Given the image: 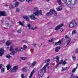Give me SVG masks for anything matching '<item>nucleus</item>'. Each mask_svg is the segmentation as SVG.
<instances>
[{
  "mask_svg": "<svg viewBox=\"0 0 78 78\" xmlns=\"http://www.w3.org/2000/svg\"><path fill=\"white\" fill-rule=\"evenodd\" d=\"M48 65H49V63H46L42 69L39 70L38 73L39 74V76L40 77H42V76H44V73H43L44 71V73L46 72V67H47Z\"/></svg>",
  "mask_w": 78,
  "mask_h": 78,
  "instance_id": "nucleus-1",
  "label": "nucleus"
},
{
  "mask_svg": "<svg viewBox=\"0 0 78 78\" xmlns=\"http://www.w3.org/2000/svg\"><path fill=\"white\" fill-rule=\"evenodd\" d=\"M34 11H35V12H33V14L34 16H38L39 15H42V10L39 11V9L38 8H36L34 9Z\"/></svg>",
  "mask_w": 78,
  "mask_h": 78,
  "instance_id": "nucleus-2",
  "label": "nucleus"
},
{
  "mask_svg": "<svg viewBox=\"0 0 78 78\" xmlns=\"http://www.w3.org/2000/svg\"><path fill=\"white\" fill-rule=\"evenodd\" d=\"M29 17H30L31 19L33 20H35L36 19V17L33 15H28L27 16H23V18L25 19L28 22L30 21V19H29Z\"/></svg>",
  "mask_w": 78,
  "mask_h": 78,
  "instance_id": "nucleus-3",
  "label": "nucleus"
},
{
  "mask_svg": "<svg viewBox=\"0 0 78 78\" xmlns=\"http://www.w3.org/2000/svg\"><path fill=\"white\" fill-rule=\"evenodd\" d=\"M65 38L66 39V43H67V45H70V38L67 35H66L65 36Z\"/></svg>",
  "mask_w": 78,
  "mask_h": 78,
  "instance_id": "nucleus-4",
  "label": "nucleus"
},
{
  "mask_svg": "<svg viewBox=\"0 0 78 78\" xmlns=\"http://www.w3.org/2000/svg\"><path fill=\"white\" fill-rule=\"evenodd\" d=\"M76 23L75 21H73L69 24V26L70 28H73V27H76Z\"/></svg>",
  "mask_w": 78,
  "mask_h": 78,
  "instance_id": "nucleus-5",
  "label": "nucleus"
},
{
  "mask_svg": "<svg viewBox=\"0 0 78 78\" xmlns=\"http://www.w3.org/2000/svg\"><path fill=\"white\" fill-rule=\"evenodd\" d=\"M50 15H52L54 14V15L56 16L57 14V13L55 11V10L53 9H51L50 11Z\"/></svg>",
  "mask_w": 78,
  "mask_h": 78,
  "instance_id": "nucleus-6",
  "label": "nucleus"
},
{
  "mask_svg": "<svg viewBox=\"0 0 78 78\" xmlns=\"http://www.w3.org/2000/svg\"><path fill=\"white\" fill-rule=\"evenodd\" d=\"M27 27H28L29 30H36V29H37V27H31V25H30V24L28 23L27 24Z\"/></svg>",
  "mask_w": 78,
  "mask_h": 78,
  "instance_id": "nucleus-7",
  "label": "nucleus"
},
{
  "mask_svg": "<svg viewBox=\"0 0 78 78\" xmlns=\"http://www.w3.org/2000/svg\"><path fill=\"white\" fill-rule=\"evenodd\" d=\"M17 69H18V66H14L13 69H11V70L9 72L11 73L14 72H16V71L17 70Z\"/></svg>",
  "mask_w": 78,
  "mask_h": 78,
  "instance_id": "nucleus-8",
  "label": "nucleus"
},
{
  "mask_svg": "<svg viewBox=\"0 0 78 78\" xmlns=\"http://www.w3.org/2000/svg\"><path fill=\"white\" fill-rule=\"evenodd\" d=\"M63 26H64V24H61L59 25H58L55 28V31H58V30L61 27H63Z\"/></svg>",
  "mask_w": 78,
  "mask_h": 78,
  "instance_id": "nucleus-9",
  "label": "nucleus"
},
{
  "mask_svg": "<svg viewBox=\"0 0 78 78\" xmlns=\"http://www.w3.org/2000/svg\"><path fill=\"white\" fill-rule=\"evenodd\" d=\"M3 53H4V49L3 48L0 49V56H2Z\"/></svg>",
  "mask_w": 78,
  "mask_h": 78,
  "instance_id": "nucleus-10",
  "label": "nucleus"
},
{
  "mask_svg": "<svg viewBox=\"0 0 78 78\" xmlns=\"http://www.w3.org/2000/svg\"><path fill=\"white\" fill-rule=\"evenodd\" d=\"M62 43L61 41L60 40L57 42H55L54 44V45H61Z\"/></svg>",
  "mask_w": 78,
  "mask_h": 78,
  "instance_id": "nucleus-11",
  "label": "nucleus"
},
{
  "mask_svg": "<svg viewBox=\"0 0 78 78\" xmlns=\"http://www.w3.org/2000/svg\"><path fill=\"white\" fill-rule=\"evenodd\" d=\"M60 48H61L60 47H56L55 48V52H58V51H59V50H60Z\"/></svg>",
  "mask_w": 78,
  "mask_h": 78,
  "instance_id": "nucleus-12",
  "label": "nucleus"
},
{
  "mask_svg": "<svg viewBox=\"0 0 78 78\" xmlns=\"http://www.w3.org/2000/svg\"><path fill=\"white\" fill-rule=\"evenodd\" d=\"M5 12H2L0 11V17L1 16H5Z\"/></svg>",
  "mask_w": 78,
  "mask_h": 78,
  "instance_id": "nucleus-13",
  "label": "nucleus"
},
{
  "mask_svg": "<svg viewBox=\"0 0 78 78\" xmlns=\"http://www.w3.org/2000/svg\"><path fill=\"white\" fill-rule=\"evenodd\" d=\"M15 8L12 5V4H10V5H9V8L10 9H13L14 8Z\"/></svg>",
  "mask_w": 78,
  "mask_h": 78,
  "instance_id": "nucleus-14",
  "label": "nucleus"
},
{
  "mask_svg": "<svg viewBox=\"0 0 78 78\" xmlns=\"http://www.w3.org/2000/svg\"><path fill=\"white\" fill-rule=\"evenodd\" d=\"M7 69V70H9L10 69H11V66L10 64H9L7 66H6Z\"/></svg>",
  "mask_w": 78,
  "mask_h": 78,
  "instance_id": "nucleus-15",
  "label": "nucleus"
},
{
  "mask_svg": "<svg viewBox=\"0 0 78 78\" xmlns=\"http://www.w3.org/2000/svg\"><path fill=\"white\" fill-rule=\"evenodd\" d=\"M27 67H25L23 68L22 69V70L24 72H26L27 70Z\"/></svg>",
  "mask_w": 78,
  "mask_h": 78,
  "instance_id": "nucleus-16",
  "label": "nucleus"
},
{
  "mask_svg": "<svg viewBox=\"0 0 78 78\" xmlns=\"http://www.w3.org/2000/svg\"><path fill=\"white\" fill-rule=\"evenodd\" d=\"M14 4L15 5V7H17V6H19V2H16V3H14Z\"/></svg>",
  "mask_w": 78,
  "mask_h": 78,
  "instance_id": "nucleus-17",
  "label": "nucleus"
},
{
  "mask_svg": "<svg viewBox=\"0 0 78 78\" xmlns=\"http://www.w3.org/2000/svg\"><path fill=\"white\" fill-rule=\"evenodd\" d=\"M62 9V7H59V8H58L57 9V11H61Z\"/></svg>",
  "mask_w": 78,
  "mask_h": 78,
  "instance_id": "nucleus-18",
  "label": "nucleus"
},
{
  "mask_svg": "<svg viewBox=\"0 0 78 78\" xmlns=\"http://www.w3.org/2000/svg\"><path fill=\"white\" fill-rule=\"evenodd\" d=\"M22 49H23L21 47H19V52H20V51H22Z\"/></svg>",
  "mask_w": 78,
  "mask_h": 78,
  "instance_id": "nucleus-19",
  "label": "nucleus"
},
{
  "mask_svg": "<svg viewBox=\"0 0 78 78\" xmlns=\"http://www.w3.org/2000/svg\"><path fill=\"white\" fill-rule=\"evenodd\" d=\"M57 2L60 5H61V0H57Z\"/></svg>",
  "mask_w": 78,
  "mask_h": 78,
  "instance_id": "nucleus-20",
  "label": "nucleus"
},
{
  "mask_svg": "<svg viewBox=\"0 0 78 78\" xmlns=\"http://www.w3.org/2000/svg\"><path fill=\"white\" fill-rule=\"evenodd\" d=\"M20 58L22 60H25V59H27V57H21Z\"/></svg>",
  "mask_w": 78,
  "mask_h": 78,
  "instance_id": "nucleus-21",
  "label": "nucleus"
},
{
  "mask_svg": "<svg viewBox=\"0 0 78 78\" xmlns=\"http://www.w3.org/2000/svg\"><path fill=\"white\" fill-rule=\"evenodd\" d=\"M5 72V68H2L1 69V73H3Z\"/></svg>",
  "mask_w": 78,
  "mask_h": 78,
  "instance_id": "nucleus-22",
  "label": "nucleus"
},
{
  "mask_svg": "<svg viewBox=\"0 0 78 78\" xmlns=\"http://www.w3.org/2000/svg\"><path fill=\"white\" fill-rule=\"evenodd\" d=\"M19 23H20V25H22L23 27H25V25H23V23H21V21H19Z\"/></svg>",
  "mask_w": 78,
  "mask_h": 78,
  "instance_id": "nucleus-23",
  "label": "nucleus"
},
{
  "mask_svg": "<svg viewBox=\"0 0 78 78\" xmlns=\"http://www.w3.org/2000/svg\"><path fill=\"white\" fill-rule=\"evenodd\" d=\"M66 60H64V62H63V63L62 62V64L63 66H64V65H65V64H67V62H66Z\"/></svg>",
  "mask_w": 78,
  "mask_h": 78,
  "instance_id": "nucleus-24",
  "label": "nucleus"
},
{
  "mask_svg": "<svg viewBox=\"0 0 78 78\" xmlns=\"http://www.w3.org/2000/svg\"><path fill=\"white\" fill-rule=\"evenodd\" d=\"M71 2H72V0H69V2L68 3H67V4L68 5H71V4L72 3Z\"/></svg>",
  "mask_w": 78,
  "mask_h": 78,
  "instance_id": "nucleus-25",
  "label": "nucleus"
},
{
  "mask_svg": "<svg viewBox=\"0 0 78 78\" xmlns=\"http://www.w3.org/2000/svg\"><path fill=\"white\" fill-rule=\"evenodd\" d=\"M36 64V62H34L32 64V65L31 66H30V67H33V66H35Z\"/></svg>",
  "mask_w": 78,
  "mask_h": 78,
  "instance_id": "nucleus-26",
  "label": "nucleus"
},
{
  "mask_svg": "<svg viewBox=\"0 0 78 78\" xmlns=\"http://www.w3.org/2000/svg\"><path fill=\"white\" fill-rule=\"evenodd\" d=\"M6 58H11V57L10 56V55H9L8 54H7L6 55Z\"/></svg>",
  "mask_w": 78,
  "mask_h": 78,
  "instance_id": "nucleus-27",
  "label": "nucleus"
},
{
  "mask_svg": "<svg viewBox=\"0 0 78 78\" xmlns=\"http://www.w3.org/2000/svg\"><path fill=\"white\" fill-rule=\"evenodd\" d=\"M76 30H73L72 31V33L73 34H75L76 33Z\"/></svg>",
  "mask_w": 78,
  "mask_h": 78,
  "instance_id": "nucleus-28",
  "label": "nucleus"
},
{
  "mask_svg": "<svg viewBox=\"0 0 78 78\" xmlns=\"http://www.w3.org/2000/svg\"><path fill=\"white\" fill-rule=\"evenodd\" d=\"M67 67H66V68L62 67V71L63 70H67Z\"/></svg>",
  "mask_w": 78,
  "mask_h": 78,
  "instance_id": "nucleus-29",
  "label": "nucleus"
},
{
  "mask_svg": "<svg viewBox=\"0 0 78 78\" xmlns=\"http://www.w3.org/2000/svg\"><path fill=\"white\" fill-rule=\"evenodd\" d=\"M15 51H17V52H19V48H15Z\"/></svg>",
  "mask_w": 78,
  "mask_h": 78,
  "instance_id": "nucleus-30",
  "label": "nucleus"
},
{
  "mask_svg": "<svg viewBox=\"0 0 78 78\" xmlns=\"http://www.w3.org/2000/svg\"><path fill=\"white\" fill-rule=\"evenodd\" d=\"M76 69H77V67H76L73 70L72 72H73V73H74V72H75V70H76Z\"/></svg>",
  "mask_w": 78,
  "mask_h": 78,
  "instance_id": "nucleus-31",
  "label": "nucleus"
},
{
  "mask_svg": "<svg viewBox=\"0 0 78 78\" xmlns=\"http://www.w3.org/2000/svg\"><path fill=\"white\" fill-rule=\"evenodd\" d=\"M26 2H27L28 3H30V2H31L33 0H26Z\"/></svg>",
  "mask_w": 78,
  "mask_h": 78,
  "instance_id": "nucleus-32",
  "label": "nucleus"
},
{
  "mask_svg": "<svg viewBox=\"0 0 78 78\" xmlns=\"http://www.w3.org/2000/svg\"><path fill=\"white\" fill-rule=\"evenodd\" d=\"M10 50L11 51H12L13 50V47L12 46H11L10 48Z\"/></svg>",
  "mask_w": 78,
  "mask_h": 78,
  "instance_id": "nucleus-33",
  "label": "nucleus"
},
{
  "mask_svg": "<svg viewBox=\"0 0 78 78\" xmlns=\"http://www.w3.org/2000/svg\"><path fill=\"white\" fill-rule=\"evenodd\" d=\"M27 48V46H26V45H24L23 46V50H25L26 48Z\"/></svg>",
  "mask_w": 78,
  "mask_h": 78,
  "instance_id": "nucleus-34",
  "label": "nucleus"
},
{
  "mask_svg": "<svg viewBox=\"0 0 78 78\" xmlns=\"http://www.w3.org/2000/svg\"><path fill=\"white\" fill-rule=\"evenodd\" d=\"M72 58L74 61H75L76 59V57L75 56H72Z\"/></svg>",
  "mask_w": 78,
  "mask_h": 78,
  "instance_id": "nucleus-35",
  "label": "nucleus"
},
{
  "mask_svg": "<svg viewBox=\"0 0 78 78\" xmlns=\"http://www.w3.org/2000/svg\"><path fill=\"white\" fill-rule=\"evenodd\" d=\"M50 61V59H48L45 60V62H48Z\"/></svg>",
  "mask_w": 78,
  "mask_h": 78,
  "instance_id": "nucleus-36",
  "label": "nucleus"
},
{
  "mask_svg": "<svg viewBox=\"0 0 78 78\" xmlns=\"http://www.w3.org/2000/svg\"><path fill=\"white\" fill-rule=\"evenodd\" d=\"M75 78V75H72L70 77V78Z\"/></svg>",
  "mask_w": 78,
  "mask_h": 78,
  "instance_id": "nucleus-37",
  "label": "nucleus"
},
{
  "mask_svg": "<svg viewBox=\"0 0 78 78\" xmlns=\"http://www.w3.org/2000/svg\"><path fill=\"white\" fill-rule=\"evenodd\" d=\"M56 59L57 61H59V57L57 56L56 57Z\"/></svg>",
  "mask_w": 78,
  "mask_h": 78,
  "instance_id": "nucleus-38",
  "label": "nucleus"
},
{
  "mask_svg": "<svg viewBox=\"0 0 78 78\" xmlns=\"http://www.w3.org/2000/svg\"><path fill=\"white\" fill-rule=\"evenodd\" d=\"M62 62H63V59H62L61 60V61L58 64H59V65L60 64H62Z\"/></svg>",
  "mask_w": 78,
  "mask_h": 78,
  "instance_id": "nucleus-39",
  "label": "nucleus"
},
{
  "mask_svg": "<svg viewBox=\"0 0 78 78\" xmlns=\"http://www.w3.org/2000/svg\"><path fill=\"white\" fill-rule=\"evenodd\" d=\"M53 41V38H52L51 40H49L48 41L49 42H52Z\"/></svg>",
  "mask_w": 78,
  "mask_h": 78,
  "instance_id": "nucleus-40",
  "label": "nucleus"
},
{
  "mask_svg": "<svg viewBox=\"0 0 78 78\" xmlns=\"http://www.w3.org/2000/svg\"><path fill=\"white\" fill-rule=\"evenodd\" d=\"M18 32L19 33H21V32H22V30H18Z\"/></svg>",
  "mask_w": 78,
  "mask_h": 78,
  "instance_id": "nucleus-41",
  "label": "nucleus"
},
{
  "mask_svg": "<svg viewBox=\"0 0 78 78\" xmlns=\"http://www.w3.org/2000/svg\"><path fill=\"white\" fill-rule=\"evenodd\" d=\"M12 55H14V54H16V52L14 51H12Z\"/></svg>",
  "mask_w": 78,
  "mask_h": 78,
  "instance_id": "nucleus-42",
  "label": "nucleus"
},
{
  "mask_svg": "<svg viewBox=\"0 0 78 78\" xmlns=\"http://www.w3.org/2000/svg\"><path fill=\"white\" fill-rule=\"evenodd\" d=\"M6 44L7 45H9V43L8 41H7L6 43Z\"/></svg>",
  "mask_w": 78,
  "mask_h": 78,
  "instance_id": "nucleus-43",
  "label": "nucleus"
},
{
  "mask_svg": "<svg viewBox=\"0 0 78 78\" xmlns=\"http://www.w3.org/2000/svg\"><path fill=\"white\" fill-rule=\"evenodd\" d=\"M49 15H50V12L47 13V16H49Z\"/></svg>",
  "mask_w": 78,
  "mask_h": 78,
  "instance_id": "nucleus-44",
  "label": "nucleus"
},
{
  "mask_svg": "<svg viewBox=\"0 0 78 78\" xmlns=\"http://www.w3.org/2000/svg\"><path fill=\"white\" fill-rule=\"evenodd\" d=\"M5 26L6 27H8L9 26V23H6L5 24Z\"/></svg>",
  "mask_w": 78,
  "mask_h": 78,
  "instance_id": "nucleus-45",
  "label": "nucleus"
},
{
  "mask_svg": "<svg viewBox=\"0 0 78 78\" xmlns=\"http://www.w3.org/2000/svg\"><path fill=\"white\" fill-rule=\"evenodd\" d=\"M64 30V29L62 28L60 29V30L59 32H62V31H63Z\"/></svg>",
  "mask_w": 78,
  "mask_h": 78,
  "instance_id": "nucleus-46",
  "label": "nucleus"
},
{
  "mask_svg": "<svg viewBox=\"0 0 78 78\" xmlns=\"http://www.w3.org/2000/svg\"><path fill=\"white\" fill-rule=\"evenodd\" d=\"M21 76L22 78H24V75L22 74L21 75Z\"/></svg>",
  "mask_w": 78,
  "mask_h": 78,
  "instance_id": "nucleus-47",
  "label": "nucleus"
},
{
  "mask_svg": "<svg viewBox=\"0 0 78 78\" xmlns=\"http://www.w3.org/2000/svg\"><path fill=\"white\" fill-rule=\"evenodd\" d=\"M3 66V64H1L0 65V69H1V68Z\"/></svg>",
  "mask_w": 78,
  "mask_h": 78,
  "instance_id": "nucleus-48",
  "label": "nucleus"
},
{
  "mask_svg": "<svg viewBox=\"0 0 78 78\" xmlns=\"http://www.w3.org/2000/svg\"><path fill=\"white\" fill-rule=\"evenodd\" d=\"M20 10L19 9H16V12H19L20 11Z\"/></svg>",
  "mask_w": 78,
  "mask_h": 78,
  "instance_id": "nucleus-49",
  "label": "nucleus"
},
{
  "mask_svg": "<svg viewBox=\"0 0 78 78\" xmlns=\"http://www.w3.org/2000/svg\"><path fill=\"white\" fill-rule=\"evenodd\" d=\"M76 53H78V48H76Z\"/></svg>",
  "mask_w": 78,
  "mask_h": 78,
  "instance_id": "nucleus-50",
  "label": "nucleus"
},
{
  "mask_svg": "<svg viewBox=\"0 0 78 78\" xmlns=\"http://www.w3.org/2000/svg\"><path fill=\"white\" fill-rule=\"evenodd\" d=\"M63 1L65 2V3H66L67 1V0H62Z\"/></svg>",
  "mask_w": 78,
  "mask_h": 78,
  "instance_id": "nucleus-51",
  "label": "nucleus"
},
{
  "mask_svg": "<svg viewBox=\"0 0 78 78\" xmlns=\"http://www.w3.org/2000/svg\"><path fill=\"white\" fill-rule=\"evenodd\" d=\"M32 45H33V46H34V47H35V46H36V44H35V43H34V44H32Z\"/></svg>",
  "mask_w": 78,
  "mask_h": 78,
  "instance_id": "nucleus-52",
  "label": "nucleus"
},
{
  "mask_svg": "<svg viewBox=\"0 0 78 78\" xmlns=\"http://www.w3.org/2000/svg\"><path fill=\"white\" fill-rule=\"evenodd\" d=\"M30 64H31V63H30V62H29L27 63V65L28 66H30Z\"/></svg>",
  "mask_w": 78,
  "mask_h": 78,
  "instance_id": "nucleus-53",
  "label": "nucleus"
},
{
  "mask_svg": "<svg viewBox=\"0 0 78 78\" xmlns=\"http://www.w3.org/2000/svg\"><path fill=\"white\" fill-rule=\"evenodd\" d=\"M59 64H58V63L56 65V68H58V66H59Z\"/></svg>",
  "mask_w": 78,
  "mask_h": 78,
  "instance_id": "nucleus-54",
  "label": "nucleus"
},
{
  "mask_svg": "<svg viewBox=\"0 0 78 78\" xmlns=\"http://www.w3.org/2000/svg\"><path fill=\"white\" fill-rule=\"evenodd\" d=\"M4 6H5L6 7H7V6H8V5L7 4L5 5Z\"/></svg>",
  "mask_w": 78,
  "mask_h": 78,
  "instance_id": "nucleus-55",
  "label": "nucleus"
},
{
  "mask_svg": "<svg viewBox=\"0 0 78 78\" xmlns=\"http://www.w3.org/2000/svg\"><path fill=\"white\" fill-rule=\"evenodd\" d=\"M75 1H76V0H75V1H74V4H73V5H75V4H76V2Z\"/></svg>",
  "mask_w": 78,
  "mask_h": 78,
  "instance_id": "nucleus-56",
  "label": "nucleus"
},
{
  "mask_svg": "<svg viewBox=\"0 0 78 78\" xmlns=\"http://www.w3.org/2000/svg\"><path fill=\"white\" fill-rule=\"evenodd\" d=\"M20 2H24L25 0H19Z\"/></svg>",
  "mask_w": 78,
  "mask_h": 78,
  "instance_id": "nucleus-57",
  "label": "nucleus"
},
{
  "mask_svg": "<svg viewBox=\"0 0 78 78\" xmlns=\"http://www.w3.org/2000/svg\"><path fill=\"white\" fill-rule=\"evenodd\" d=\"M23 42H27V41H26L23 40Z\"/></svg>",
  "mask_w": 78,
  "mask_h": 78,
  "instance_id": "nucleus-58",
  "label": "nucleus"
},
{
  "mask_svg": "<svg viewBox=\"0 0 78 78\" xmlns=\"http://www.w3.org/2000/svg\"><path fill=\"white\" fill-rule=\"evenodd\" d=\"M76 67H77V68H78V63L76 65Z\"/></svg>",
  "mask_w": 78,
  "mask_h": 78,
  "instance_id": "nucleus-59",
  "label": "nucleus"
},
{
  "mask_svg": "<svg viewBox=\"0 0 78 78\" xmlns=\"http://www.w3.org/2000/svg\"><path fill=\"white\" fill-rule=\"evenodd\" d=\"M3 42L4 43V42H5V40H3Z\"/></svg>",
  "mask_w": 78,
  "mask_h": 78,
  "instance_id": "nucleus-60",
  "label": "nucleus"
},
{
  "mask_svg": "<svg viewBox=\"0 0 78 78\" xmlns=\"http://www.w3.org/2000/svg\"><path fill=\"white\" fill-rule=\"evenodd\" d=\"M46 0L47 2H49V1H50L49 0Z\"/></svg>",
  "mask_w": 78,
  "mask_h": 78,
  "instance_id": "nucleus-61",
  "label": "nucleus"
},
{
  "mask_svg": "<svg viewBox=\"0 0 78 78\" xmlns=\"http://www.w3.org/2000/svg\"><path fill=\"white\" fill-rule=\"evenodd\" d=\"M16 0H14V1H13V2H16Z\"/></svg>",
  "mask_w": 78,
  "mask_h": 78,
  "instance_id": "nucleus-62",
  "label": "nucleus"
},
{
  "mask_svg": "<svg viewBox=\"0 0 78 78\" xmlns=\"http://www.w3.org/2000/svg\"><path fill=\"white\" fill-rule=\"evenodd\" d=\"M49 68V67L48 66V68Z\"/></svg>",
  "mask_w": 78,
  "mask_h": 78,
  "instance_id": "nucleus-63",
  "label": "nucleus"
},
{
  "mask_svg": "<svg viewBox=\"0 0 78 78\" xmlns=\"http://www.w3.org/2000/svg\"><path fill=\"white\" fill-rule=\"evenodd\" d=\"M43 1H44V0H42Z\"/></svg>",
  "mask_w": 78,
  "mask_h": 78,
  "instance_id": "nucleus-64",
  "label": "nucleus"
}]
</instances>
